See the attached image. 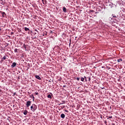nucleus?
<instances>
[{"label": "nucleus", "instance_id": "obj_1", "mask_svg": "<svg viewBox=\"0 0 125 125\" xmlns=\"http://www.w3.org/2000/svg\"><path fill=\"white\" fill-rule=\"evenodd\" d=\"M31 105V101H29L26 102V106L27 108H29L30 105Z\"/></svg>", "mask_w": 125, "mask_h": 125}, {"label": "nucleus", "instance_id": "obj_2", "mask_svg": "<svg viewBox=\"0 0 125 125\" xmlns=\"http://www.w3.org/2000/svg\"><path fill=\"white\" fill-rule=\"evenodd\" d=\"M37 109H38V106H37L36 104H34V108L33 109H32V112H35Z\"/></svg>", "mask_w": 125, "mask_h": 125}, {"label": "nucleus", "instance_id": "obj_3", "mask_svg": "<svg viewBox=\"0 0 125 125\" xmlns=\"http://www.w3.org/2000/svg\"><path fill=\"white\" fill-rule=\"evenodd\" d=\"M53 95L52 94V93H50V94L48 95L47 97V98H50V99H52V97H51V96Z\"/></svg>", "mask_w": 125, "mask_h": 125}, {"label": "nucleus", "instance_id": "obj_4", "mask_svg": "<svg viewBox=\"0 0 125 125\" xmlns=\"http://www.w3.org/2000/svg\"><path fill=\"white\" fill-rule=\"evenodd\" d=\"M16 65H17V63H16V62H13V63H12V64L11 65V67H12V68H14L16 66Z\"/></svg>", "mask_w": 125, "mask_h": 125}, {"label": "nucleus", "instance_id": "obj_5", "mask_svg": "<svg viewBox=\"0 0 125 125\" xmlns=\"http://www.w3.org/2000/svg\"><path fill=\"white\" fill-rule=\"evenodd\" d=\"M5 59H6V56H4L3 57L1 58L0 62H2L4 60H5Z\"/></svg>", "mask_w": 125, "mask_h": 125}, {"label": "nucleus", "instance_id": "obj_6", "mask_svg": "<svg viewBox=\"0 0 125 125\" xmlns=\"http://www.w3.org/2000/svg\"><path fill=\"white\" fill-rule=\"evenodd\" d=\"M35 78L36 79H37L38 80H42V78H41V77L40 76H39L38 75H35Z\"/></svg>", "mask_w": 125, "mask_h": 125}, {"label": "nucleus", "instance_id": "obj_7", "mask_svg": "<svg viewBox=\"0 0 125 125\" xmlns=\"http://www.w3.org/2000/svg\"><path fill=\"white\" fill-rule=\"evenodd\" d=\"M24 31H25L26 32H30V29H29L27 27H24Z\"/></svg>", "mask_w": 125, "mask_h": 125}, {"label": "nucleus", "instance_id": "obj_8", "mask_svg": "<svg viewBox=\"0 0 125 125\" xmlns=\"http://www.w3.org/2000/svg\"><path fill=\"white\" fill-rule=\"evenodd\" d=\"M61 117L62 119H64L65 118V114L62 113L61 115Z\"/></svg>", "mask_w": 125, "mask_h": 125}, {"label": "nucleus", "instance_id": "obj_9", "mask_svg": "<svg viewBox=\"0 0 125 125\" xmlns=\"http://www.w3.org/2000/svg\"><path fill=\"white\" fill-rule=\"evenodd\" d=\"M62 10H63V12H66L67 11V9H66V7H63Z\"/></svg>", "mask_w": 125, "mask_h": 125}, {"label": "nucleus", "instance_id": "obj_10", "mask_svg": "<svg viewBox=\"0 0 125 125\" xmlns=\"http://www.w3.org/2000/svg\"><path fill=\"white\" fill-rule=\"evenodd\" d=\"M23 114H24V115H27V114H28V111H27V110H25L23 111Z\"/></svg>", "mask_w": 125, "mask_h": 125}, {"label": "nucleus", "instance_id": "obj_11", "mask_svg": "<svg viewBox=\"0 0 125 125\" xmlns=\"http://www.w3.org/2000/svg\"><path fill=\"white\" fill-rule=\"evenodd\" d=\"M30 97L31 98H33V100H35V97H34V95L32 94Z\"/></svg>", "mask_w": 125, "mask_h": 125}, {"label": "nucleus", "instance_id": "obj_12", "mask_svg": "<svg viewBox=\"0 0 125 125\" xmlns=\"http://www.w3.org/2000/svg\"><path fill=\"white\" fill-rule=\"evenodd\" d=\"M14 52H15V53H18V49L16 48V49L14 50Z\"/></svg>", "mask_w": 125, "mask_h": 125}, {"label": "nucleus", "instance_id": "obj_13", "mask_svg": "<svg viewBox=\"0 0 125 125\" xmlns=\"http://www.w3.org/2000/svg\"><path fill=\"white\" fill-rule=\"evenodd\" d=\"M30 109L31 111H33V110H34V104H32V105L31 106Z\"/></svg>", "mask_w": 125, "mask_h": 125}, {"label": "nucleus", "instance_id": "obj_14", "mask_svg": "<svg viewBox=\"0 0 125 125\" xmlns=\"http://www.w3.org/2000/svg\"><path fill=\"white\" fill-rule=\"evenodd\" d=\"M112 18H117V16H115V14L112 15Z\"/></svg>", "mask_w": 125, "mask_h": 125}, {"label": "nucleus", "instance_id": "obj_15", "mask_svg": "<svg viewBox=\"0 0 125 125\" xmlns=\"http://www.w3.org/2000/svg\"><path fill=\"white\" fill-rule=\"evenodd\" d=\"M118 62H122L123 61V60L122 59H118L117 60Z\"/></svg>", "mask_w": 125, "mask_h": 125}, {"label": "nucleus", "instance_id": "obj_16", "mask_svg": "<svg viewBox=\"0 0 125 125\" xmlns=\"http://www.w3.org/2000/svg\"><path fill=\"white\" fill-rule=\"evenodd\" d=\"M65 101H62V102L61 103V104H65Z\"/></svg>", "mask_w": 125, "mask_h": 125}, {"label": "nucleus", "instance_id": "obj_17", "mask_svg": "<svg viewBox=\"0 0 125 125\" xmlns=\"http://www.w3.org/2000/svg\"><path fill=\"white\" fill-rule=\"evenodd\" d=\"M81 81L82 82H83V81H84V78H81Z\"/></svg>", "mask_w": 125, "mask_h": 125}, {"label": "nucleus", "instance_id": "obj_18", "mask_svg": "<svg viewBox=\"0 0 125 125\" xmlns=\"http://www.w3.org/2000/svg\"><path fill=\"white\" fill-rule=\"evenodd\" d=\"M4 15H5V12H3L2 13V15L3 17V16H4Z\"/></svg>", "mask_w": 125, "mask_h": 125}, {"label": "nucleus", "instance_id": "obj_19", "mask_svg": "<svg viewBox=\"0 0 125 125\" xmlns=\"http://www.w3.org/2000/svg\"><path fill=\"white\" fill-rule=\"evenodd\" d=\"M62 109H64L65 108V105H62L61 106Z\"/></svg>", "mask_w": 125, "mask_h": 125}, {"label": "nucleus", "instance_id": "obj_20", "mask_svg": "<svg viewBox=\"0 0 125 125\" xmlns=\"http://www.w3.org/2000/svg\"><path fill=\"white\" fill-rule=\"evenodd\" d=\"M16 95V92L14 93L13 96H15V95Z\"/></svg>", "mask_w": 125, "mask_h": 125}, {"label": "nucleus", "instance_id": "obj_21", "mask_svg": "<svg viewBox=\"0 0 125 125\" xmlns=\"http://www.w3.org/2000/svg\"><path fill=\"white\" fill-rule=\"evenodd\" d=\"M112 118H113L112 116H109V117H108V118H109V119H112Z\"/></svg>", "mask_w": 125, "mask_h": 125}, {"label": "nucleus", "instance_id": "obj_22", "mask_svg": "<svg viewBox=\"0 0 125 125\" xmlns=\"http://www.w3.org/2000/svg\"><path fill=\"white\" fill-rule=\"evenodd\" d=\"M77 81H80V78H79V77L77 78Z\"/></svg>", "mask_w": 125, "mask_h": 125}, {"label": "nucleus", "instance_id": "obj_23", "mask_svg": "<svg viewBox=\"0 0 125 125\" xmlns=\"http://www.w3.org/2000/svg\"><path fill=\"white\" fill-rule=\"evenodd\" d=\"M35 94H36V95H39V93L36 92V93H35Z\"/></svg>", "mask_w": 125, "mask_h": 125}, {"label": "nucleus", "instance_id": "obj_24", "mask_svg": "<svg viewBox=\"0 0 125 125\" xmlns=\"http://www.w3.org/2000/svg\"><path fill=\"white\" fill-rule=\"evenodd\" d=\"M65 112H66V113H68L69 111L68 110H65Z\"/></svg>", "mask_w": 125, "mask_h": 125}, {"label": "nucleus", "instance_id": "obj_25", "mask_svg": "<svg viewBox=\"0 0 125 125\" xmlns=\"http://www.w3.org/2000/svg\"><path fill=\"white\" fill-rule=\"evenodd\" d=\"M90 11H91V12H94V11H93V10H91Z\"/></svg>", "mask_w": 125, "mask_h": 125}, {"label": "nucleus", "instance_id": "obj_26", "mask_svg": "<svg viewBox=\"0 0 125 125\" xmlns=\"http://www.w3.org/2000/svg\"><path fill=\"white\" fill-rule=\"evenodd\" d=\"M59 105H62V104H61V103H60L59 104Z\"/></svg>", "mask_w": 125, "mask_h": 125}, {"label": "nucleus", "instance_id": "obj_27", "mask_svg": "<svg viewBox=\"0 0 125 125\" xmlns=\"http://www.w3.org/2000/svg\"><path fill=\"white\" fill-rule=\"evenodd\" d=\"M42 1L43 2V4H44V2H43V0H42Z\"/></svg>", "mask_w": 125, "mask_h": 125}, {"label": "nucleus", "instance_id": "obj_28", "mask_svg": "<svg viewBox=\"0 0 125 125\" xmlns=\"http://www.w3.org/2000/svg\"><path fill=\"white\" fill-rule=\"evenodd\" d=\"M105 124H107V122L106 121H104Z\"/></svg>", "mask_w": 125, "mask_h": 125}, {"label": "nucleus", "instance_id": "obj_29", "mask_svg": "<svg viewBox=\"0 0 125 125\" xmlns=\"http://www.w3.org/2000/svg\"><path fill=\"white\" fill-rule=\"evenodd\" d=\"M84 79H86V77L84 76Z\"/></svg>", "mask_w": 125, "mask_h": 125}, {"label": "nucleus", "instance_id": "obj_30", "mask_svg": "<svg viewBox=\"0 0 125 125\" xmlns=\"http://www.w3.org/2000/svg\"><path fill=\"white\" fill-rule=\"evenodd\" d=\"M112 125H116L115 124H112Z\"/></svg>", "mask_w": 125, "mask_h": 125}, {"label": "nucleus", "instance_id": "obj_31", "mask_svg": "<svg viewBox=\"0 0 125 125\" xmlns=\"http://www.w3.org/2000/svg\"><path fill=\"white\" fill-rule=\"evenodd\" d=\"M28 69H30V67H28L27 70H28Z\"/></svg>", "mask_w": 125, "mask_h": 125}, {"label": "nucleus", "instance_id": "obj_32", "mask_svg": "<svg viewBox=\"0 0 125 125\" xmlns=\"http://www.w3.org/2000/svg\"><path fill=\"white\" fill-rule=\"evenodd\" d=\"M89 80H90V78H89Z\"/></svg>", "mask_w": 125, "mask_h": 125}, {"label": "nucleus", "instance_id": "obj_33", "mask_svg": "<svg viewBox=\"0 0 125 125\" xmlns=\"http://www.w3.org/2000/svg\"><path fill=\"white\" fill-rule=\"evenodd\" d=\"M63 87H65V86H63Z\"/></svg>", "mask_w": 125, "mask_h": 125}]
</instances>
